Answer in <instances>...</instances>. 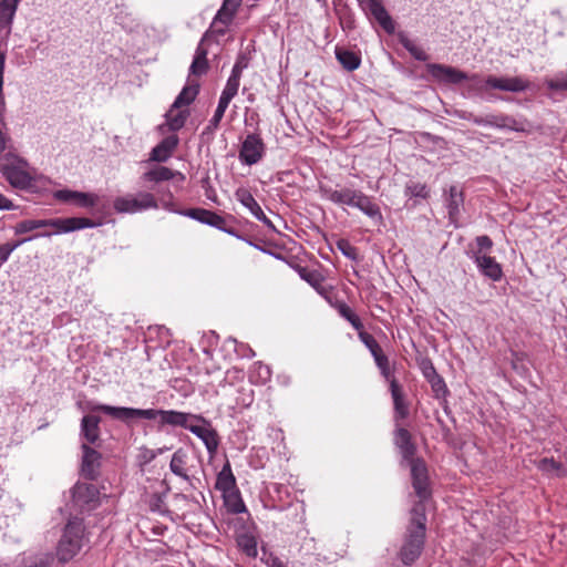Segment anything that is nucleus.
Segmentation results:
<instances>
[{"mask_svg":"<svg viewBox=\"0 0 567 567\" xmlns=\"http://www.w3.org/2000/svg\"><path fill=\"white\" fill-rule=\"evenodd\" d=\"M427 73L439 83L458 84L464 80H471L473 87L483 91L485 87L501 90L505 92H523L529 87V82L520 76L497 78L487 76L484 81L478 75L468 76L465 72L445 64L429 63Z\"/></svg>","mask_w":567,"mask_h":567,"instance_id":"1","label":"nucleus"},{"mask_svg":"<svg viewBox=\"0 0 567 567\" xmlns=\"http://www.w3.org/2000/svg\"><path fill=\"white\" fill-rule=\"evenodd\" d=\"M92 411H101L116 420L130 422L134 419L157 420L159 425L178 426L190 430L198 414L181 412L175 410H155V409H134L125 406H112L97 404Z\"/></svg>","mask_w":567,"mask_h":567,"instance_id":"2","label":"nucleus"},{"mask_svg":"<svg viewBox=\"0 0 567 567\" xmlns=\"http://www.w3.org/2000/svg\"><path fill=\"white\" fill-rule=\"evenodd\" d=\"M319 193L321 197L339 206L354 207L361 210L369 218L378 224L383 223V216L380 207L361 190L342 187L334 189L328 185H320Z\"/></svg>","mask_w":567,"mask_h":567,"instance_id":"3","label":"nucleus"},{"mask_svg":"<svg viewBox=\"0 0 567 567\" xmlns=\"http://www.w3.org/2000/svg\"><path fill=\"white\" fill-rule=\"evenodd\" d=\"M425 513L422 504L412 509L411 524L408 535L400 550V557L404 565L415 561L422 553L425 538Z\"/></svg>","mask_w":567,"mask_h":567,"instance_id":"4","label":"nucleus"},{"mask_svg":"<svg viewBox=\"0 0 567 567\" xmlns=\"http://www.w3.org/2000/svg\"><path fill=\"white\" fill-rule=\"evenodd\" d=\"M83 536L84 526L82 519L78 517L69 519L56 547V556L60 561L66 563L78 555L83 545Z\"/></svg>","mask_w":567,"mask_h":567,"instance_id":"5","label":"nucleus"},{"mask_svg":"<svg viewBox=\"0 0 567 567\" xmlns=\"http://www.w3.org/2000/svg\"><path fill=\"white\" fill-rule=\"evenodd\" d=\"M113 207L120 214H136L148 209H156L158 204L152 193L140 192L116 197L113 202Z\"/></svg>","mask_w":567,"mask_h":567,"instance_id":"6","label":"nucleus"},{"mask_svg":"<svg viewBox=\"0 0 567 567\" xmlns=\"http://www.w3.org/2000/svg\"><path fill=\"white\" fill-rule=\"evenodd\" d=\"M44 228L50 227L52 231H43L41 234L34 235L38 237H51L52 235L66 234L80 229L93 228L96 224L85 217H69V218H51L43 219Z\"/></svg>","mask_w":567,"mask_h":567,"instance_id":"7","label":"nucleus"},{"mask_svg":"<svg viewBox=\"0 0 567 567\" xmlns=\"http://www.w3.org/2000/svg\"><path fill=\"white\" fill-rule=\"evenodd\" d=\"M266 154V145L258 133L248 134L241 142L238 158L244 165H255Z\"/></svg>","mask_w":567,"mask_h":567,"instance_id":"8","label":"nucleus"},{"mask_svg":"<svg viewBox=\"0 0 567 567\" xmlns=\"http://www.w3.org/2000/svg\"><path fill=\"white\" fill-rule=\"evenodd\" d=\"M189 432L196 435L204 443L210 456L216 454L219 445V436L210 421L202 415H197Z\"/></svg>","mask_w":567,"mask_h":567,"instance_id":"9","label":"nucleus"},{"mask_svg":"<svg viewBox=\"0 0 567 567\" xmlns=\"http://www.w3.org/2000/svg\"><path fill=\"white\" fill-rule=\"evenodd\" d=\"M72 498L81 511H91L99 504L100 492L93 484H76L72 491Z\"/></svg>","mask_w":567,"mask_h":567,"instance_id":"10","label":"nucleus"},{"mask_svg":"<svg viewBox=\"0 0 567 567\" xmlns=\"http://www.w3.org/2000/svg\"><path fill=\"white\" fill-rule=\"evenodd\" d=\"M184 216H187L192 219H195L202 224L209 225L215 227L224 233H227L231 236H236L240 238L233 228H226V220L223 216L204 208H192L182 213Z\"/></svg>","mask_w":567,"mask_h":567,"instance_id":"11","label":"nucleus"},{"mask_svg":"<svg viewBox=\"0 0 567 567\" xmlns=\"http://www.w3.org/2000/svg\"><path fill=\"white\" fill-rule=\"evenodd\" d=\"M235 198L249 210V213L267 228L275 230L272 221L265 215L251 192L246 187H238L235 190Z\"/></svg>","mask_w":567,"mask_h":567,"instance_id":"12","label":"nucleus"},{"mask_svg":"<svg viewBox=\"0 0 567 567\" xmlns=\"http://www.w3.org/2000/svg\"><path fill=\"white\" fill-rule=\"evenodd\" d=\"M472 259L476 264L480 272L493 281H499L503 277L502 266L496 261L494 257L486 255L485 252L474 251Z\"/></svg>","mask_w":567,"mask_h":567,"instance_id":"13","label":"nucleus"},{"mask_svg":"<svg viewBox=\"0 0 567 567\" xmlns=\"http://www.w3.org/2000/svg\"><path fill=\"white\" fill-rule=\"evenodd\" d=\"M412 485L421 501L430 496L427 470L425 463L421 460L411 461Z\"/></svg>","mask_w":567,"mask_h":567,"instance_id":"14","label":"nucleus"},{"mask_svg":"<svg viewBox=\"0 0 567 567\" xmlns=\"http://www.w3.org/2000/svg\"><path fill=\"white\" fill-rule=\"evenodd\" d=\"M363 10H367L375 21L381 25V28L386 33H393L395 30L394 22L384 8L382 0H367L361 3Z\"/></svg>","mask_w":567,"mask_h":567,"instance_id":"15","label":"nucleus"},{"mask_svg":"<svg viewBox=\"0 0 567 567\" xmlns=\"http://www.w3.org/2000/svg\"><path fill=\"white\" fill-rule=\"evenodd\" d=\"M2 174L9 184L19 189H29L33 187V177L23 167L18 165H6Z\"/></svg>","mask_w":567,"mask_h":567,"instance_id":"16","label":"nucleus"},{"mask_svg":"<svg viewBox=\"0 0 567 567\" xmlns=\"http://www.w3.org/2000/svg\"><path fill=\"white\" fill-rule=\"evenodd\" d=\"M82 474L90 480H94L99 475L101 464V454L87 444H82Z\"/></svg>","mask_w":567,"mask_h":567,"instance_id":"17","label":"nucleus"},{"mask_svg":"<svg viewBox=\"0 0 567 567\" xmlns=\"http://www.w3.org/2000/svg\"><path fill=\"white\" fill-rule=\"evenodd\" d=\"M178 145V137L171 135L157 144L150 154V161L163 163L166 162Z\"/></svg>","mask_w":567,"mask_h":567,"instance_id":"18","label":"nucleus"},{"mask_svg":"<svg viewBox=\"0 0 567 567\" xmlns=\"http://www.w3.org/2000/svg\"><path fill=\"white\" fill-rule=\"evenodd\" d=\"M145 182H154L159 183L164 181H169L177 178L181 182L185 181V175L181 172L173 171L166 166H156L147 172H145L142 176Z\"/></svg>","mask_w":567,"mask_h":567,"instance_id":"19","label":"nucleus"},{"mask_svg":"<svg viewBox=\"0 0 567 567\" xmlns=\"http://www.w3.org/2000/svg\"><path fill=\"white\" fill-rule=\"evenodd\" d=\"M21 0H1L0 1V30H6L7 34L11 32L13 19Z\"/></svg>","mask_w":567,"mask_h":567,"instance_id":"20","label":"nucleus"},{"mask_svg":"<svg viewBox=\"0 0 567 567\" xmlns=\"http://www.w3.org/2000/svg\"><path fill=\"white\" fill-rule=\"evenodd\" d=\"M394 443L400 450V453L402 454L404 460H414L413 456L415 454L416 447L412 442L411 434L408 430L399 429L395 432Z\"/></svg>","mask_w":567,"mask_h":567,"instance_id":"21","label":"nucleus"},{"mask_svg":"<svg viewBox=\"0 0 567 567\" xmlns=\"http://www.w3.org/2000/svg\"><path fill=\"white\" fill-rule=\"evenodd\" d=\"M101 419L96 415H84L81 420V435L87 443L94 444L100 437Z\"/></svg>","mask_w":567,"mask_h":567,"instance_id":"22","label":"nucleus"},{"mask_svg":"<svg viewBox=\"0 0 567 567\" xmlns=\"http://www.w3.org/2000/svg\"><path fill=\"white\" fill-rule=\"evenodd\" d=\"M215 488L221 494L237 488L236 478L233 474L230 463L227 461L217 474Z\"/></svg>","mask_w":567,"mask_h":567,"instance_id":"23","label":"nucleus"},{"mask_svg":"<svg viewBox=\"0 0 567 567\" xmlns=\"http://www.w3.org/2000/svg\"><path fill=\"white\" fill-rule=\"evenodd\" d=\"M463 205V194L456 186H451L445 199V206L449 212L450 220L454 223Z\"/></svg>","mask_w":567,"mask_h":567,"instance_id":"24","label":"nucleus"},{"mask_svg":"<svg viewBox=\"0 0 567 567\" xmlns=\"http://www.w3.org/2000/svg\"><path fill=\"white\" fill-rule=\"evenodd\" d=\"M391 395L393 399L395 414L405 419L409 414V406L404 400L403 391L396 380H391Z\"/></svg>","mask_w":567,"mask_h":567,"instance_id":"25","label":"nucleus"},{"mask_svg":"<svg viewBox=\"0 0 567 567\" xmlns=\"http://www.w3.org/2000/svg\"><path fill=\"white\" fill-rule=\"evenodd\" d=\"M536 467L547 476L563 477L566 475V468L560 462L553 457H544L535 463Z\"/></svg>","mask_w":567,"mask_h":567,"instance_id":"26","label":"nucleus"},{"mask_svg":"<svg viewBox=\"0 0 567 567\" xmlns=\"http://www.w3.org/2000/svg\"><path fill=\"white\" fill-rule=\"evenodd\" d=\"M224 504L227 511L231 514H240L246 512L245 503L241 498L240 492L237 488L221 494Z\"/></svg>","mask_w":567,"mask_h":567,"instance_id":"27","label":"nucleus"},{"mask_svg":"<svg viewBox=\"0 0 567 567\" xmlns=\"http://www.w3.org/2000/svg\"><path fill=\"white\" fill-rule=\"evenodd\" d=\"M165 116L169 130L178 131L185 125V122L189 116V111L186 109L182 110V107H174V104H172Z\"/></svg>","mask_w":567,"mask_h":567,"instance_id":"28","label":"nucleus"},{"mask_svg":"<svg viewBox=\"0 0 567 567\" xmlns=\"http://www.w3.org/2000/svg\"><path fill=\"white\" fill-rule=\"evenodd\" d=\"M199 84L195 81H189L186 86L179 92L174 101V107L188 106L198 95Z\"/></svg>","mask_w":567,"mask_h":567,"instance_id":"29","label":"nucleus"},{"mask_svg":"<svg viewBox=\"0 0 567 567\" xmlns=\"http://www.w3.org/2000/svg\"><path fill=\"white\" fill-rule=\"evenodd\" d=\"M187 453L183 449H178L172 456L169 468L183 480L188 481L189 476L186 471Z\"/></svg>","mask_w":567,"mask_h":567,"instance_id":"30","label":"nucleus"},{"mask_svg":"<svg viewBox=\"0 0 567 567\" xmlns=\"http://www.w3.org/2000/svg\"><path fill=\"white\" fill-rule=\"evenodd\" d=\"M336 58L339 61V63L348 71L357 70L361 63L359 54L344 49L337 48Z\"/></svg>","mask_w":567,"mask_h":567,"instance_id":"31","label":"nucleus"},{"mask_svg":"<svg viewBox=\"0 0 567 567\" xmlns=\"http://www.w3.org/2000/svg\"><path fill=\"white\" fill-rule=\"evenodd\" d=\"M465 120L472 121L474 124L480 126H489L498 130L503 128V114H488L486 116H475L467 114L462 116Z\"/></svg>","mask_w":567,"mask_h":567,"instance_id":"32","label":"nucleus"},{"mask_svg":"<svg viewBox=\"0 0 567 567\" xmlns=\"http://www.w3.org/2000/svg\"><path fill=\"white\" fill-rule=\"evenodd\" d=\"M338 313L346 319L358 332L363 329L361 319L354 313V311L343 301H338L333 305Z\"/></svg>","mask_w":567,"mask_h":567,"instance_id":"33","label":"nucleus"},{"mask_svg":"<svg viewBox=\"0 0 567 567\" xmlns=\"http://www.w3.org/2000/svg\"><path fill=\"white\" fill-rule=\"evenodd\" d=\"M240 2L241 0H225L215 19L224 24L230 23Z\"/></svg>","mask_w":567,"mask_h":567,"instance_id":"34","label":"nucleus"},{"mask_svg":"<svg viewBox=\"0 0 567 567\" xmlns=\"http://www.w3.org/2000/svg\"><path fill=\"white\" fill-rule=\"evenodd\" d=\"M514 132L529 133L532 124L526 118H515L511 115L503 114V128Z\"/></svg>","mask_w":567,"mask_h":567,"instance_id":"35","label":"nucleus"},{"mask_svg":"<svg viewBox=\"0 0 567 567\" xmlns=\"http://www.w3.org/2000/svg\"><path fill=\"white\" fill-rule=\"evenodd\" d=\"M237 545L248 557L255 558L258 554L257 539L254 535L245 533L237 537Z\"/></svg>","mask_w":567,"mask_h":567,"instance_id":"36","label":"nucleus"},{"mask_svg":"<svg viewBox=\"0 0 567 567\" xmlns=\"http://www.w3.org/2000/svg\"><path fill=\"white\" fill-rule=\"evenodd\" d=\"M240 84V79L236 75H229L226 85L220 94L219 101L229 105L230 101L237 95Z\"/></svg>","mask_w":567,"mask_h":567,"instance_id":"37","label":"nucleus"},{"mask_svg":"<svg viewBox=\"0 0 567 567\" xmlns=\"http://www.w3.org/2000/svg\"><path fill=\"white\" fill-rule=\"evenodd\" d=\"M41 228H44L43 219H23L16 224L13 230L16 235H22Z\"/></svg>","mask_w":567,"mask_h":567,"instance_id":"38","label":"nucleus"},{"mask_svg":"<svg viewBox=\"0 0 567 567\" xmlns=\"http://www.w3.org/2000/svg\"><path fill=\"white\" fill-rule=\"evenodd\" d=\"M358 337L360 341L369 349L372 357L379 355L383 353L382 348L378 343V341L374 339V337L368 332H365L363 329H361L358 332Z\"/></svg>","mask_w":567,"mask_h":567,"instance_id":"39","label":"nucleus"},{"mask_svg":"<svg viewBox=\"0 0 567 567\" xmlns=\"http://www.w3.org/2000/svg\"><path fill=\"white\" fill-rule=\"evenodd\" d=\"M300 277L310 284L320 295H324L326 289L322 286V277L318 272L302 268L300 270Z\"/></svg>","mask_w":567,"mask_h":567,"instance_id":"40","label":"nucleus"},{"mask_svg":"<svg viewBox=\"0 0 567 567\" xmlns=\"http://www.w3.org/2000/svg\"><path fill=\"white\" fill-rule=\"evenodd\" d=\"M427 382L431 384V389L434 393V396L436 399H444L449 394V389L446 386L445 381L443 378L437 374L434 378L427 380Z\"/></svg>","mask_w":567,"mask_h":567,"instance_id":"41","label":"nucleus"},{"mask_svg":"<svg viewBox=\"0 0 567 567\" xmlns=\"http://www.w3.org/2000/svg\"><path fill=\"white\" fill-rule=\"evenodd\" d=\"M99 202V196L93 193L79 192L74 204L79 207L91 208Z\"/></svg>","mask_w":567,"mask_h":567,"instance_id":"42","label":"nucleus"},{"mask_svg":"<svg viewBox=\"0 0 567 567\" xmlns=\"http://www.w3.org/2000/svg\"><path fill=\"white\" fill-rule=\"evenodd\" d=\"M401 44L404 47L405 50L410 52V54L414 59L419 61H425L427 59L426 53L421 48H419L412 40L408 38H402Z\"/></svg>","mask_w":567,"mask_h":567,"instance_id":"43","label":"nucleus"},{"mask_svg":"<svg viewBox=\"0 0 567 567\" xmlns=\"http://www.w3.org/2000/svg\"><path fill=\"white\" fill-rule=\"evenodd\" d=\"M228 105L225 104L224 102H220L218 101V105H217V109L215 110V113L213 115V117L209 120V123H208V126H207V130L209 131H214L218 127L226 110H227Z\"/></svg>","mask_w":567,"mask_h":567,"instance_id":"44","label":"nucleus"},{"mask_svg":"<svg viewBox=\"0 0 567 567\" xmlns=\"http://www.w3.org/2000/svg\"><path fill=\"white\" fill-rule=\"evenodd\" d=\"M546 84L550 90L567 91V73H561L553 79L547 80Z\"/></svg>","mask_w":567,"mask_h":567,"instance_id":"45","label":"nucleus"},{"mask_svg":"<svg viewBox=\"0 0 567 567\" xmlns=\"http://www.w3.org/2000/svg\"><path fill=\"white\" fill-rule=\"evenodd\" d=\"M406 192L413 197L426 198L429 196V189L425 184L412 183L406 186Z\"/></svg>","mask_w":567,"mask_h":567,"instance_id":"46","label":"nucleus"},{"mask_svg":"<svg viewBox=\"0 0 567 567\" xmlns=\"http://www.w3.org/2000/svg\"><path fill=\"white\" fill-rule=\"evenodd\" d=\"M420 369L426 381L439 374L433 365V362L429 358L421 360Z\"/></svg>","mask_w":567,"mask_h":567,"instance_id":"47","label":"nucleus"},{"mask_svg":"<svg viewBox=\"0 0 567 567\" xmlns=\"http://www.w3.org/2000/svg\"><path fill=\"white\" fill-rule=\"evenodd\" d=\"M78 190H71V189H60L54 192L53 197L59 202H72L76 199Z\"/></svg>","mask_w":567,"mask_h":567,"instance_id":"48","label":"nucleus"},{"mask_svg":"<svg viewBox=\"0 0 567 567\" xmlns=\"http://www.w3.org/2000/svg\"><path fill=\"white\" fill-rule=\"evenodd\" d=\"M208 70V61H203L198 59H193V62L189 68V72L193 75H203Z\"/></svg>","mask_w":567,"mask_h":567,"instance_id":"49","label":"nucleus"},{"mask_svg":"<svg viewBox=\"0 0 567 567\" xmlns=\"http://www.w3.org/2000/svg\"><path fill=\"white\" fill-rule=\"evenodd\" d=\"M51 556H37L33 558H30L29 561L25 564V567H49L51 564Z\"/></svg>","mask_w":567,"mask_h":567,"instance_id":"50","label":"nucleus"},{"mask_svg":"<svg viewBox=\"0 0 567 567\" xmlns=\"http://www.w3.org/2000/svg\"><path fill=\"white\" fill-rule=\"evenodd\" d=\"M338 248L346 257L355 259V248L352 247L347 240H340L338 243Z\"/></svg>","mask_w":567,"mask_h":567,"instance_id":"51","label":"nucleus"},{"mask_svg":"<svg viewBox=\"0 0 567 567\" xmlns=\"http://www.w3.org/2000/svg\"><path fill=\"white\" fill-rule=\"evenodd\" d=\"M476 244L478 246L477 251H481V252H483L484 250H489L493 246L492 239L486 235L478 236L476 238Z\"/></svg>","mask_w":567,"mask_h":567,"instance_id":"52","label":"nucleus"},{"mask_svg":"<svg viewBox=\"0 0 567 567\" xmlns=\"http://www.w3.org/2000/svg\"><path fill=\"white\" fill-rule=\"evenodd\" d=\"M6 99L3 94V86L0 90V127H6Z\"/></svg>","mask_w":567,"mask_h":567,"instance_id":"53","label":"nucleus"},{"mask_svg":"<svg viewBox=\"0 0 567 567\" xmlns=\"http://www.w3.org/2000/svg\"><path fill=\"white\" fill-rule=\"evenodd\" d=\"M267 567H287V565L277 556L269 554L265 559Z\"/></svg>","mask_w":567,"mask_h":567,"instance_id":"54","label":"nucleus"},{"mask_svg":"<svg viewBox=\"0 0 567 567\" xmlns=\"http://www.w3.org/2000/svg\"><path fill=\"white\" fill-rule=\"evenodd\" d=\"M374 362L380 371H385L390 367L388 357L384 353L373 357Z\"/></svg>","mask_w":567,"mask_h":567,"instance_id":"55","label":"nucleus"},{"mask_svg":"<svg viewBox=\"0 0 567 567\" xmlns=\"http://www.w3.org/2000/svg\"><path fill=\"white\" fill-rule=\"evenodd\" d=\"M246 68H247V62H245L244 59H239L233 66L230 75H236L237 79H240L243 70Z\"/></svg>","mask_w":567,"mask_h":567,"instance_id":"56","label":"nucleus"},{"mask_svg":"<svg viewBox=\"0 0 567 567\" xmlns=\"http://www.w3.org/2000/svg\"><path fill=\"white\" fill-rule=\"evenodd\" d=\"M34 238H35L34 236H31V237H28V238H22L20 240H17L14 243L3 244V246H6L9 249V251L12 254V251L16 250L19 246H21L22 244H24L27 241H30V240H32Z\"/></svg>","mask_w":567,"mask_h":567,"instance_id":"57","label":"nucleus"},{"mask_svg":"<svg viewBox=\"0 0 567 567\" xmlns=\"http://www.w3.org/2000/svg\"><path fill=\"white\" fill-rule=\"evenodd\" d=\"M14 208L13 203L0 193V210H11Z\"/></svg>","mask_w":567,"mask_h":567,"instance_id":"58","label":"nucleus"},{"mask_svg":"<svg viewBox=\"0 0 567 567\" xmlns=\"http://www.w3.org/2000/svg\"><path fill=\"white\" fill-rule=\"evenodd\" d=\"M194 59L207 61V50L202 45V43L197 47Z\"/></svg>","mask_w":567,"mask_h":567,"instance_id":"59","label":"nucleus"},{"mask_svg":"<svg viewBox=\"0 0 567 567\" xmlns=\"http://www.w3.org/2000/svg\"><path fill=\"white\" fill-rule=\"evenodd\" d=\"M10 255L11 252L9 249L6 246L0 245V266L9 259Z\"/></svg>","mask_w":567,"mask_h":567,"instance_id":"60","label":"nucleus"},{"mask_svg":"<svg viewBox=\"0 0 567 567\" xmlns=\"http://www.w3.org/2000/svg\"><path fill=\"white\" fill-rule=\"evenodd\" d=\"M259 374L266 381L270 378V369L267 365H259Z\"/></svg>","mask_w":567,"mask_h":567,"instance_id":"61","label":"nucleus"},{"mask_svg":"<svg viewBox=\"0 0 567 567\" xmlns=\"http://www.w3.org/2000/svg\"><path fill=\"white\" fill-rule=\"evenodd\" d=\"M380 372H381V374L384 377V379H385L386 381H389V383H390V384H391V380H395V378L393 377V373H392V371H391L390 367H389V368H386V370H385V371H380Z\"/></svg>","mask_w":567,"mask_h":567,"instance_id":"62","label":"nucleus"},{"mask_svg":"<svg viewBox=\"0 0 567 567\" xmlns=\"http://www.w3.org/2000/svg\"><path fill=\"white\" fill-rule=\"evenodd\" d=\"M164 452V449H158L157 451H148V460H154L158 454H162Z\"/></svg>","mask_w":567,"mask_h":567,"instance_id":"63","label":"nucleus"},{"mask_svg":"<svg viewBox=\"0 0 567 567\" xmlns=\"http://www.w3.org/2000/svg\"><path fill=\"white\" fill-rule=\"evenodd\" d=\"M6 150V136L0 128V154Z\"/></svg>","mask_w":567,"mask_h":567,"instance_id":"64","label":"nucleus"}]
</instances>
